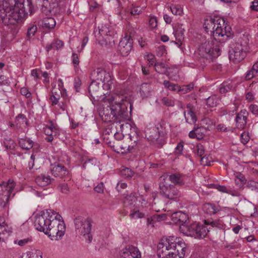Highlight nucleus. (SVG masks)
Here are the masks:
<instances>
[{
  "instance_id": "473e14b6",
  "label": "nucleus",
  "mask_w": 258,
  "mask_h": 258,
  "mask_svg": "<svg viewBox=\"0 0 258 258\" xmlns=\"http://www.w3.org/2000/svg\"><path fill=\"white\" fill-rule=\"evenodd\" d=\"M99 33L101 35L106 36V37L105 38V40L106 43L108 42L110 44V40L112 39V35L113 34V32L111 30H109L108 27L104 26L99 29Z\"/></svg>"
},
{
  "instance_id": "39448f33",
  "label": "nucleus",
  "mask_w": 258,
  "mask_h": 258,
  "mask_svg": "<svg viewBox=\"0 0 258 258\" xmlns=\"http://www.w3.org/2000/svg\"><path fill=\"white\" fill-rule=\"evenodd\" d=\"M213 40L212 36L208 39H205L198 48V53L201 58L206 60V61L204 60L205 63H210L221 54L220 47L214 48Z\"/></svg>"
},
{
  "instance_id": "6e6552de",
  "label": "nucleus",
  "mask_w": 258,
  "mask_h": 258,
  "mask_svg": "<svg viewBox=\"0 0 258 258\" xmlns=\"http://www.w3.org/2000/svg\"><path fill=\"white\" fill-rule=\"evenodd\" d=\"M76 228L84 236L88 243L92 241V235L91 231L92 229V221L90 218L78 217L75 220Z\"/></svg>"
},
{
  "instance_id": "4c0bfd02",
  "label": "nucleus",
  "mask_w": 258,
  "mask_h": 258,
  "mask_svg": "<svg viewBox=\"0 0 258 258\" xmlns=\"http://www.w3.org/2000/svg\"><path fill=\"white\" fill-rule=\"evenodd\" d=\"M33 141L29 139L20 138L19 144L20 146L24 149L29 150L33 147Z\"/></svg>"
},
{
  "instance_id": "4d7b16f0",
  "label": "nucleus",
  "mask_w": 258,
  "mask_h": 258,
  "mask_svg": "<svg viewBox=\"0 0 258 258\" xmlns=\"http://www.w3.org/2000/svg\"><path fill=\"white\" fill-rule=\"evenodd\" d=\"M31 241L32 239L28 237L23 239L16 240L14 241V243L15 244H18L20 246H23Z\"/></svg>"
},
{
  "instance_id": "49530a36",
  "label": "nucleus",
  "mask_w": 258,
  "mask_h": 258,
  "mask_svg": "<svg viewBox=\"0 0 258 258\" xmlns=\"http://www.w3.org/2000/svg\"><path fill=\"white\" fill-rule=\"evenodd\" d=\"M3 145L6 149L10 150H13L16 145L15 142L11 138L5 139L3 141Z\"/></svg>"
},
{
  "instance_id": "8fccbe9b",
  "label": "nucleus",
  "mask_w": 258,
  "mask_h": 258,
  "mask_svg": "<svg viewBox=\"0 0 258 258\" xmlns=\"http://www.w3.org/2000/svg\"><path fill=\"white\" fill-rule=\"evenodd\" d=\"M232 86L227 83H222L219 88V91L221 94H224L229 91L232 89Z\"/></svg>"
},
{
  "instance_id": "cd10ccee",
  "label": "nucleus",
  "mask_w": 258,
  "mask_h": 258,
  "mask_svg": "<svg viewBox=\"0 0 258 258\" xmlns=\"http://www.w3.org/2000/svg\"><path fill=\"white\" fill-rule=\"evenodd\" d=\"M107 103L109 104L107 105V107H109V109L107 108L106 110H104V114L102 116V119L105 122L111 123L113 119V102L111 103Z\"/></svg>"
},
{
  "instance_id": "680f3d73",
  "label": "nucleus",
  "mask_w": 258,
  "mask_h": 258,
  "mask_svg": "<svg viewBox=\"0 0 258 258\" xmlns=\"http://www.w3.org/2000/svg\"><path fill=\"white\" fill-rule=\"evenodd\" d=\"M241 142L243 144H246L248 143L249 140V137L248 133L244 132L241 135Z\"/></svg>"
},
{
  "instance_id": "9d476101",
  "label": "nucleus",
  "mask_w": 258,
  "mask_h": 258,
  "mask_svg": "<svg viewBox=\"0 0 258 258\" xmlns=\"http://www.w3.org/2000/svg\"><path fill=\"white\" fill-rule=\"evenodd\" d=\"M159 193L164 198L175 200L181 196V192L174 185L160 180Z\"/></svg>"
},
{
  "instance_id": "a211bd4d",
  "label": "nucleus",
  "mask_w": 258,
  "mask_h": 258,
  "mask_svg": "<svg viewBox=\"0 0 258 258\" xmlns=\"http://www.w3.org/2000/svg\"><path fill=\"white\" fill-rule=\"evenodd\" d=\"M51 173L56 178L63 179L69 177V171L63 165L54 163L52 165Z\"/></svg>"
},
{
  "instance_id": "79ce46f5",
  "label": "nucleus",
  "mask_w": 258,
  "mask_h": 258,
  "mask_svg": "<svg viewBox=\"0 0 258 258\" xmlns=\"http://www.w3.org/2000/svg\"><path fill=\"white\" fill-rule=\"evenodd\" d=\"M61 94V92L60 90H58L57 91L53 90L51 91L50 99L53 105H56L58 103Z\"/></svg>"
},
{
  "instance_id": "aec40b11",
  "label": "nucleus",
  "mask_w": 258,
  "mask_h": 258,
  "mask_svg": "<svg viewBox=\"0 0 258 258\" xmlns=\"http://www.w3.org/2000/svg\"><path fill=\"white\" fill-rule=\"evenodd\" d=\"M11 232V228L6 223L4 218L0 217V242H5Z\"/></svg>"
},
{
  "instance_id": "412c9836",
  "label": "nucleus",
  "mask_w": 258,
  "mask_h": 258,
  "mask_svg": "<svg viewBox=\"0 0 258 258\" xmlns=\"http://www.w3.org/2000/svg\"><path fill=\"white\" fill-rule=\"evenodd\" d=\"M134 149V146L128 145L124 141H114V152L118 153L124 154L127 152H131Z\"/></svg>"
},
{
  "instance_id": "5fc2aeb1",
  "label": "nucleus",
  "mask_w": 258,
  "mask_h": 258,
  "mask_svg": "<svg viewBox=\"0 0 258 258\" xmlns=\"http://www.w3.org/2000/svg\"><path fill=\"white\" fill-rule=\"evenodd\" d=\"M57 189L64 194H68L70 191L68 184L66 183H60L57 186Z\"/></svg>"
},
{
  "instance_id": "7c9ffc66",
  "label": "nucleus",
  "mask_w": 258,
  "mask_h": 258,
  "mask_svg": "<svg viewBox=\"0 0 258 258\" xmlns=\"http://www.w3.org/2000/svg\"><path fill=\"white\" fill-rule=\"evenodd\" d=\"M111 123L108 125L107 128H106L103 134V142L105 144L107 145L109 147H113L112 143L111 141L112 135H110V133H111Z\"/></svg>"
},
{
  "instance_id": "864d4df0",
  "label": "nucleus",
  "mask_w": 258,
  "mask_h": 258,
  "mask_svg": "<svg viewBox=\"0 0 258 258\" xmlns=\"http://www.w3.org/2000/svg\"><path fill=\"white\" fill-rule=\"evenodd\" d=\"M130 217L132 219L143 218L145 217V215L138 210H133L131 211Z\"/></svg>"
},
{
  "instance_id": "603ef678",
  "label": "nucleus",
  "mask_w": 258,
  "mask_h": 258,
  "mask_svg": "<svg viewBox=\"0 0 258 258\" xmlns=\"http://www.w3.org/2000/svg\"><path fill=\"white\" fill-rule=\"evenodd\" d=\"M170 11L174 15H180L182 13V9L180 6L172 5L170 7Z\"/></svg>"
},
{
  "instance_id": "20e7f679",
  "label": "nucleus",
  "mask_w": 258,
  "mask_h": 258,
  "mask_svg": "<svg viewBox=\"0 0 258 258\" xmlns=\"http://www.w3.org/2000/svg\"><path fill=\"white\" fill-rule=\"evenodd\" d=\"M186 250V244L180 238L169 236L158 244L157 255L159 258H183Z\"/></svg>"
},
{
  "instance_id": "4468645a",
  "label": "nucleus",
  "mask_w": 258,
  "mask_h": 258,
  "mask_svg": "<svg viewBox=\"0 0 258 258\" xmlns=\"http://www.w3.org/2000/svg\"><path fill=\"white\" fill-rule=\"evenodd\" d=\"M146 133L147 139L153 142L157 148H160L165 144L164 137L157 132V129L151 127L148 129Z\"/></svg>"
},
{
  "instance_id": "f8f14e48",
  "label": "nucleus",
  "mask_w": 258,
  "mask_h": 258,
  "mask_svg": "<svg viewBox=\"0 0 258 258\" xmlns=\"http://www.w3.org/2000/svg\"><path fill=\"white\" fill-rule=\"evenodd\" d=\"M15 186V182L11 180H9L7 182L0 184V209L6 206Z\"/></svg>"
},
{
  "instance_id": "7ed1b4c3",
  "label": "nucleus",
  "mask_w": 258,
  "mask_h": 258,
  "mask_svg": "<svg viewBox=\"0 0 258 258\" xmlns=\"http://www.w3.org/2000/svg\"><path fill=\"white\" fill-rule=\"evenodd\" d=\"M203 27L212 35V38L220 43H224L232 37L231 28L228 22L220 16L209 17L205 20Z\"/></svg>"
},
{
  "instance_id": "a18cd8bd",
  "label": "nucleus",
  "mask_w": 258,
  "mask_h": 258,
  "mask_svg": "<svg viewBox=\"0 0 258 258\" xmlns=\"http://www.w3.org/2000/svg\"><path fill=\"white\" fill-rule=\"evenodd\" d=\"M154 128L157 129V132L164 137L165 132V122L164 120H161L155 126Z\"/></svg>"
},
{
  "instance_id": "c03bdc74",
  "label": "nucleus",
  "mask_w": 258,
  "mask_h": 258,
  "mask_svg": "<svg viewBox=\"0 0 258 258\" xmlns=\"http://www.w3.org/2000/svg\"><path fill=\"white\" fill-rule=\"evenodd\" d=\"M154 67L155 71L159 74H166L167 71V69L165 64L162 62L155 63Z\"/></svg>"
},
{
  "instance_id": "37998d69",
  "label": "nucleus",
  "mask_w": 258,
  "mask_h": 258,
  "mask_svg": "<svg viewBox=\"0 0 258 258\" xmlns=\"http://www.w3.org/2000/svg\"><path fill=\"white\" fill-rule=\"evenodd\" d=\"M137 200V197L136 196V194L132 193L125 197L123 200V203L126 205H132Z\"/></svg>"
},
{
  "instance_id": "58836bf2",
  "label": "nucleus",
  "mask_w": 258,
  "mask_h": 258,
  "mask_svg": "<svg viewBox=\"0 0 258 258\" xmlns=\"http://www.w3.org/2000/svg\"><path fill=\"white\" fill-rule=\"evenodd\" d=\"M194 127L195 128V131H196V133L198 135V140L203 139L205 135V134L208 130V126H205L201 125L200 126H196V125L195 124Z\"/></svg>"
},
{
  "instance_id": "2f4dec72",
  "label": "nucleus",
  "mask_w": 258,
  "mask_h": 258,
  "mask_svg": "<svg viewBox=\"0 0 258 258\" xmlns=\"http://www.w3.org/2000/svg\"><path fill=\"white\" fill-rule=\"evenodd\" d=\"M258 76V60L253 65L252 68L248 71L245 74V79L250 80Z\"/></svg>"
},
{
  "instance_id": "a878e982",
  "label": "nucleus",
  "mask_w": 258,
  "mask_h": 258,
  "mask_svg": "<svg viewBox=\"0 0 258 258\" xmlns=\"http://www.w3.org/2000/svg\"><path fill=\"white\" fill-rule=\"evenodd\" d=\"M212 186L213 188L218 189L221 192L228 194L233 197H238L240 196V194L237 190L232 189L231 188L227 187L224 185H221L218 184H212Z\"/></svg>"
},
{
  "instance_id": "e433bc0d",
  "label": "nucleus",
  "mask_w": 258,
  "mask_h": 258,
  "mask_svg": "<svg viewBox=\"0 0 258 258\" xmlns=\"http://www.w3.org/2000/svg\"><path fill=\"white\" fill-rule=\"evenodd\" d=\"M235 183L239 188H242L246 182L245 176L240 173H237L235 176Z\"/></svg>"
},
{
  "instance_id": "a19ab883",
  "label": "nucleus",
  "mask_w": 258,
  "mask_h": 258,
  "mask_svg": "<svg viewBox=\"0 0 258 258\" xmlns=\"http://www.w3.org/2000/svg\"><path fill=\"white\" fill-rule=\"evenodd\" d=\"M166 215L165 214H154L151 217L147 218V225L152 224V221H160L161 220H165Z\"/></svg>"
},
{
  "instance_id": "0eeeda50",
  "label": "nucleus",
  "mask_w": 258,
  "mask_h": 258,
  "mask_svg": "<svg viewBox=\"0 0 258 258\" xmlns=\"http://www.w3.org/2000/svg\"><path fill=\"white\" fill-rule=\"evenodd\" d=\"M91 82H97L100 80L103 84V90L109 91L113 84L111 73H107L101 68H97L92 71L90 74Z\"/></svg>"
},
{
  "instance_id": "bf43d9fd",
  "label": "nucleus",
  "mask_w": 258,
  "mask_h": 258,
  "mask_svg": "<svg viewBox=\"0 0 258 258\" xmlns=\"http://www.w3.org/2000/svg\"><path fill=\"white\" fill-rule=\"evenodd\" d=\"M124 133L119 131H116L114 134V138L115 140V141H121L123 142L124 141Z\"/></svg>"
},
{
  "instance_id": "c9c22d12",
  "label": "nucleus",
  "mask_w": 258,
  "mask_h": 258,
  "mask_svg": "<svg viewBox=\"0 0 258 258\" xmlns=\"http://www.w3.org/2000/svg\"><path fill=\"white\" fill-rule=\"evenodd\" d=\"M151 87L148 83H143L141 85L140 93L143 97H147L150 95Z\"/></svg>"
},
{
  "instance_id": "c85d7f7f",
  "label": "nucleus",
  "mask_w": 258,
  "mask_h": 258,
  "mask_svg": "<svg viewBox=\"0 0 258 258\" xmlns=\"http://www.w3.org/2000/svg\"><path fill=\"white\" fill-rule=\"evenodd\" d=\"M202 208L204 213L210 215L215 214L217 212L219 211L218 206L211 203H205L203 205Z\"/></svg>"
},
{
  "instance_id": "b1692460",
  "label": "nucleus",
  "mask_w": 258,
  "mask_h": 258,
  "mask_svg": "<svg viewBox=\"0 0 258 258\" xmlns=\"http://www.w3.org/2000/svg\"><path fill=\"white\" fill-rule=\"evenodd\" d=\"M186 108L188 109L187 111V116H186L185 111H184V115L186 122L190 124H195L197 120V116L194 112V108L191 104H188Z\"/></svg>"
},
{
  "instance_id": "4be33fe9",
  "label": "nucleus",
  "mask_w": 258,
  "mask_h": 258,
  "mask_svg": "<svg viewBox=\"0 0 258 258\" xmlns=\"http://www.w3.org/2000/svg\"><path fill=\"white\" fill-rule=\"evenodd\" d=\"M197 227V223H194L189 225L185 224L180 225L179 230L183 234L193 237L194 236H197L196 232H195V229Z\"/></svg>"
},
{
  "instance_id": "f3484780",
  "label": "nucleus",
  "mask_w": 258,
  "mask_h": 258,
  "mask_svg": "<svg viewBox=\"0 0 258 258\" xmlns=\"http://www.w3.org/2000/svg\"><path fill=\"white\" fill-rule=\"evenodd\" d=\"M118 258H141V254L137 247L128 245L120 251Z\"/></svg>"
},
{
  "instance_id": "69168bd1",
  "label": "nucleus",
  "mask_w": 258,
  "mask_h": 258,
  "mask_svg": "<svg viewBox=\"0 0 258 258\" xmlns=\"http://www.w3.org/2000/svg\"><path fill=\"white\" fill-rule=\"evenodd\" d=\"M162 103L164 105L167 106H173L174 105V101L167 98H163Z\"/></svg>"
},
{
  "instance_id": "6ab92c4d",
  "label": "nucleus",
  "mask_w": 258,
  "mask_h": 258,
  "mask_svg": "<svg viewBox=\"0 0 258 258\" xmlns=\"http://www.w3.org/2000/svg\"><path fill=\"white\" fill-rule=\"evenodd\" d=\"M160 180L165 181L167 183H173L181 185L184 184L181 178V175L179 173H173L170 175H163L160 177Z\"/></svg>"
},
{
  "instance_id": "0e129e2a",
  "label": "nucleus",
  "mask_w": 258,
  "mask_h": 258,
  "mask_svg": "<svg viewBox=\"0 0 258 258\" xmlns=\"http://www.w3.org/2000/svg\"><path fill=\"white\" fill-rule=\"evenodd\" d=\"M145 57L149 61V66H153V65L154 66V64H155L154 63V58H155L154 55H153L151 53H148L145 56Z\"/></svg>"
},
{
  "instance_id": "de8ad7c7",
  "label": "nucleus",
  "mask_w": 258,
  "mask_h": 258,
  "mask_svg": "<svg viewBox=\"0 0 258 258\" xmlns=\"http://www.w3.org/2000/svg\"><path fill=\"white\" fill-rule=\"evenodd\" d=\"M120 171L121 175L125 178H130L134 175V172L127 167H123Z\"/></svg>"
},
{
  "instance_id": "9b49d317",
  "label": "nucleus",
  "mask_w": 258,
  "mask_h": 258,
  "mask_svg": "<svg viewBox=\"0 0 258 258\" xmlns=\"http://www.w3.org/2000/svg\"><path fill=\"white\" fill-rule=\"evenodd\" d=\"M220 225L217 220H214L212 218L207 219L204 220V225H199L197 223V227L195 232L197 236H194L196 238H203L210 231L211 228L218 227Z\"/></svg>"
},
{
  "instance_id": "052dcab7",
  "label": "nucleus",
  "mask_w": 258,
  "mask_h": 258,
  "mask_svg": "<svg viewBox=\"0 0 258 258\" xmlns=\"http://www.w3.org/2000/svg\"><path fill=\"white\" fill-rule=\"evenodd\" d=\"M104 186L102 182L99 183L97 185L94 187L95 191L98 193H103L104 191Z\"/></svg>"
},
{
  "instance_id": "13d9d810",
  "label": "nucleus",
  "mask_w": 258,
  "mask_h": 258,
  "mask_svg": "<svg viewBox=\"0 0 258 258\" xmlns=\"http://www.w3.org/2000/svg\"><path fill=\"white\" fill-rule=\"evenodd\" d=\"M53 126V123L51 121H50V125H47L44 128V133L47 136H52V132Z\"/></svg>"
},
{
  "instance_id": "1a4fd4ad",
  "label": "nucleus",
  "mask_w": 258,
  "mask_h": 258,
  "mask_svg": "<svg viewBox=\"0 0 258 258\" xmlns=\"http://www.w3.org/2000/svg\"><path fill=\"white\" fill-rule=\"evenodd\" d=\"M127 98L123 93H114V114L124 118L127 116V108L129 104Z\"/></svg>"
},
{
  "instance_id": "09e8293b",
  "label": "nucleus",
  "mask_w": 258,
  "mask_h": 258,
  "mask_svg": "<svg viewBox=\"0 0 258 258\" xmlns=\"http://www.w3.org/2000/svg\"><path fill=\"white\" fill-rule=\"evenodd\" d=\"M37 27L36 25L32 24L30 25L27 28V36L29 38H31L34 36L37 32Z\"/></svg>"
},
{
  "instance_id": "bb28decb",
  "label": "nucleus",
  "mask_w": 258,
  "mask_h": 258,
  "mask_svg": "<svg viewBox=\"0 0 258 258\" xmlns=\"http://www.w3.org/2000/svg\"><path fill=\"white\" fill-rule=\"evenodd\" d=\"M54 179L49 175L41 174L37 176L35 181L37 184L40 186H44L53 182Z\"/></svg>"
},
{
  "instance_id": "ea45409f",
  "label": "nucleus",
  "mask_w": 258,
  "mask_h": 258,
  "mask_svg": "<svg viewBox=\"0 0 258 258\" xmlns=\"http://www.w3.org/2000/svg\"><path fill=\"white\" fill-rule=\"evenodd\" d=\"M247 117L236 115L235 121L237 128L239 129L244 128L247 122Z\"/></svg>"
},
{
  "instance_id": "774afa93",
  "label": "nucleus",
  "mask_w": 258,
  "mask_h": 258,
  "mask_svg": "<svg viewBox=\"0 0 258 258\" xmlns=\"http://www.w3.org/2000/svg\"><path fill=\"white\" fill-rule=\"evenodd\" d=\"M250 9L251 11L258 12V1L255 0L252 2Z\"/></svg>"
},
{
  "instance_id": "338daca9",
  "label": "nucleus",
  "mask_w": 258,
  "mask_h": 258,
  "mask_svg": "<svg viewBox=\"0 0 258 258\" xmlns=\"http://www.w3.org/2000/svg\"><path fill=\"white\" fill-rule=\"evenodd\" d=\"M249 110L255 115H258V106L255 104H251L249 107Z\"/></svg>"
},
{
  "instance_id": "423d86ee",
  "label": "nucleus",
  "mask_w": 258,
  "mask_h": 258,
  "mask_svg": "<svg viewBox=\"0 0 258 258\" xmlns=\"http://www.w3.org/2000/svg\"><path fill=\"white\" fill-rule=\"evenodd\" d=\"M100 83L98 82H91L88 87V91L90 96L95 101H103L104 103H111L113 101L112 91L106 93L102 92Z\"/></svg>"
},
{
  "instance_id": "6e6d98bb",
  "label": "nucleus",
  "mask_w": 258,
  "mask_h": 258,
  "mask_svg": "<svg viewBox=\"0 0 258 258\" xmlns=\"http://www.w3.org/2000/svg\"><path fill=\"white\" fill-rule=\"evenodd\" d=\"M194 152L199 156L202 157L205 153V148L202 144H198L195 148Z\"/></svg>"
},
{
  "instance_id": "5701e85b",
  "label": "nucleus",
  "mask_w": 258,
  "mask_h": 258,
  "mask_svg": "<svg viewBox=\"0 0 258 258\" xmlns=\"http://www.w3.org/2000/svg\"><path fill=\"white\" fill-rule=\"evenodd\" d=\"M172 221L175 224L179 223L180 225L185 224L188 219L186 214L179 211L173 213L171 216Z\"/></svg>"
},
{
  "instance_id": "393cba45",
  "label": "nucleus",
  "mask_w": 258,
  "mask_h": 258,
  "mask_svg": "<svg viewBox=\"0 0 258 258\" xmlns=\"http://www.w3.org/2000/svg\"><path fill=\"white\" fill-rule=\"evenodd\" d=\"M62 0H47V2H44L42 4V7L47 9L50 12L56 13L57 8L59 7V3Z\"/></svg>"
},
{
  "instance_id": "f704fd0d",
  "label": "nucleus",
  "mask_w": 258,
  "mask_h": 258,
  "mask_svg": "<svg viewBox=\"0 0 258 258\" xmlns=\"http://www.w3.org/2000/svg\"><path fill=\"white\" fill-rule=\"evenodd\" d=\"M219 98L216 95L209 96L206 100V104L209 107H216L219 104Z\"/></svg>"
},
{
  "instance_id": "c756f323",
  "label": "nucleus",
  "mask_w": 258,
  "mask_h": 258,
  "mask_svg": "<svg viewBox=\"0 0 258 258\" xmlns=\"http://www.w3.org/2000/svg\"><path fill=\"white\" fill-rule=\"evenodd\" d=\"M27 121V119L24 114H19L15 118L16 129L19 130L25 128Z\"/></svg>"
},
{
  "instance_id": "ddd939ff",
  "label": "nucleus",
  "mask_w": 258,
  "mask_h": 258,
  "mask_svg": "<svg viewBox=\"0 0 258 258\" xmlns=\"http://www.w3.org/2000/svg\"><path fill=\"white\" fill-rule=\"evenodd\" d=\"M246 45H243L239 43H236L233 47L229 50V58L234 63L242 61L246 56Z\"/></svg>"
},
{
  "instance_id": "e2e57ef3",
  "label": "nucleus",
  "mask_w": 258,
  "mask_h": 258,
  "mask_svg": "<svg viewBox=\"0 0 258 258\" xmlns=\"http://www.w3.org/2000/svg\"><path fill=\"white\" fill-rule=\"evenodd\" d=\"M149 24L152 29L155 28L157 26V20L154 16L151 17L149 21Z\"/></svg>"
},
{
  "instance_id": "f257e3e1",
  "label": "nucleus",
  "mask_w": 258,
  "mask_h": 258,
  "mask_svg": "<svg viewBox=\"0 0 258 258\" xmlns=\"http://www.w3.org/2000/svg\"><path fill=\"white\" fill-rule=\"evenodd\" d=\"M61 216L52 210H47L35 216L36 229L48 235L51 240H58L64 235L66 226Z\"/></svg>"
},
{
  "instance_id": "72a5a7b5",
  "label": "nucleus",
  "mask_w": 258,
  "mask_h": 258,
  "mask_svg": "<svg viewBox=\"0 0 258 258\" xmlns=\"http://www.w3.org/2000/svg\"><path fill=\"white\" fill-rule=\"evenodd\" d=\"M56 25V22L52 17H46L42 21V27L43 28L50 29L53 28Z\"/></svg>"
},
{
  "instance_id": "f03ea898",
  "label": "nucleus",
  "mask_w": 258,
  "mask_h": 258,
  "mask_svg": "<svg viewBox=\"0 0 258 258\" xmlns=\"http://www.w3.org/2000/svg\"><path fill=\"white\" fill-rule=\"evenodd\" d=\"M14 6L5 1L0 3V17L5 25H15L25 16L24 5L27 4L31 9L32 0H14Z\"/></svg>"
},
{
  "instance_id": "2eb2a0df",
  "label": "nucleus",
  "mask_w": 258,
  "mask_h": 258,
  "mask_svg": "<svg viewBox=\"0 0 258 258\" xmlns=\"http://www.w3.org/2000/svg\"><path fill=\"white\" fill-rule=\"evenodd\" d=\"M133 40L131 35H126L120 41L117 51L123 56H126L128 55L133 47Z\"/></svg>"
},
{
  "instance_id": "dca6fc26",
  "label": "nucleus",
  "mask_w": 258,
  "mask_h": 258,
  "mask_svg": "<svg viewBox=\"0 0 258 258\" xmlns=\"http://www.w3.org/2000/svg\"><path fill=\"white\" fill-rule=\"evenodd\" d=\"M128 118V113L126 117H122L118 115L114 114V127L116 131L126 133L131 129V124L126 120Z\"/></svg>"
},
{
  "instance_id": "3c124183",
  "label": "nucleus",
  "mask_w": 258,
  "mask_h": 258,
  "mask_svg": "<svg viewBox=\"0 0 258 258\" xmlns=\"http://www.w3.org/2000/svg\"><path fill=\"white\" fill-rule=\"evenodd\" d=\"M185 30L181 27L177 28L174 32L176 40L181 41L183 38V34Z\"/></svg>"
}]
</instances>
